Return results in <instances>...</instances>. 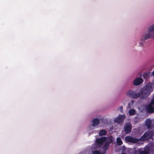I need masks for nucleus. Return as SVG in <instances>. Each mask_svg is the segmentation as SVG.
Returning <instances> with one entry per match:
<instances>
[{
	"label": "nucleus",
	"mask_w": 154,
	"mask_h": 154,
	"mask_svg": "<svg viewBox=\"0 0 154 154\" xmlns=\"http://www.w3.org/2000/svg\"><path fill=\"white\" fill-rule=\"evenodd\" d=\"M152 85L150 84H147L140 91V93L136 92L134 91L130 90L126 93L127 95L132 98L137 99L140 97L142 99L148 97L153 91Z\"/></svg>",
	"instance_id": "f257e3e1"
},
{
	"label": "nucleus",
	"mask_w": 154,
	"mask_h": 154,
	"mask_svg": "<svg viewBox=\"0 0 154 154\" xmlns=\"http://www.w3.org/2000/svg\"><path fill=\"white\" fill-rule=\"evenodd\" d=\"M148 31L147 34L145 33L143 35L141 39V41H144L149 38H154V24L149 27Z\"/></svg>",
	"instance_id": "f03ea898"
},
{
	"label": "nucleus",
	"mask_w": 154,
	"mask_h": 154,
	"mask_svg": "<svg viewBox=\"0 0 154 154\" xmlns=\"http://www.w3.org/2000/svg\"><path fill=\"white\" fill-rule=\"evenodd\" d=\"M153 133V132L151 131L146 132L140 137V140L142 141H144L148 140L152 137Z\"/></svg>",
	"instance_id": "7ed1b4c3"
},
{
	"label": "nucleus",
	"mask_w": 154,
	"mask_h": 154,
	"mask_svg": "<svg viewBox=\"0 0 154 154\" xmlns=\"http://www.w3.org/2000/svg\"><path fill=\"white\" fill-rule=\"evenodd\" d=\"M125 140L128 142L133 143H136L138 142L140 140L135 137L131 136H127L125 138Z\"/></svg>",
	"instance_id": "20e7f679"
},
{
	"label": "nucleus",
	"mask_w": 154,
	"mask_h": 154,
	"mask_svg": "<svg viewBox=\"0 0 154 154\" xmlns=\"http://www.w3.org/2000/svg\"><path fill=\"white\" fill-rule=\"evenodd\" d=\"M106 139L107 137H105L97 138L96 140V143L97 145H102L106 141Z\"/></svg>",
	"instance_id": "39448f33"
},
{
	"label": "nucleus",
	"mask_w": 154,
	"mask_h": 154,
	"mask_svg": "<svg viewBox=\"0 0 154 154\" xmlns=\"http://www.w3.org/2000/svg\"><path fill=\"white\" fill-rule=\"evenodd\" d=\"M125 131L126 134L130 133L131 130V125L129 123H126L124 127Z\"/></svg>",
	"instance_id": "423d86ee"
},
{
	"label": "nucleus",
	"mask_w": 154,
	"mask_h": 154,
	"mask_svg": "<svg viewBox=\"0 0 154 154\" xmlns=\"http://www.w3.org/2000/svg\"><path fill=\"white\" fill-rule=\"evenodd\" d=\"M125 118V115H119L118 117L114 120V122L119 124L121 123L124 121Z\"/></svg>",
	"instance_id": "0eeeda50"
},
{
	"label": "nucleus",
	"mask_w": 154,
	"mask_h": 154,
	"mask_svg": "<svg viewBox=\"0 0 154 154\" xmlns=\"http://www.w3.org/2000/svg\"><path fill=\"white\" fill-rule=\"evenodd\" d=\"M143 81L142 78H136L134 81V84L136 86L139 85L143 82Z\"/></svg>",
	"instance_id": "6e6552de"
},
{
	"label": "nucleus",
	"mask_w": 154,
	"mask_h": 154,
	"mask_svg": "<svg viewBox=\"0 0 154 154\" xmlns=\"http://www.w3.org/2000/svg\"><path fill=\"white\" fill-rule=\"evenodd\" d=\"M150 149L149 147H147L143 151L140 152L141 154H149L150 153Z\"/></svg>",
	"instance_id": "1a4fd4ad"
},
{
	"label": "nucleus",
	"mask_w": 154,
	"mask_h": 154,
	"mask_svg": "<svg viewBox=\"0 0 154 154\" xmlns=\"http://www.w3.org/2000/svg\"><path fill=\"white\" fill-rule=\"evenodd\" d=\"M99 120L97 119H94L93 120L92 125L93 126H95L99 125Z\"/></svg>",
	"instance_id": "9d476101"
},
{
	"label": "nucleus",
	"mask_w": 154,
	"mask_h": 154,
	"mask_svg": "<svg viewBox=\"0 0 154 154\" xmlns=\"http://www.w3.org/2000/svg\"><path fill=\"white\" fill-rule=\"evenodd\" d=\"M146 125L149 129L151 128V122L150 120L147 119L146 122Z\"/></svg>",
	"instance_id": "9b49d317"
},
{
	"label": "nucleus",
	"mask_w": 154,
	"mask_h": 154,
	"mask_svg": "<svg viewBox=\"0 0 154 154\" xmlns=\"http://www.w3.org/2000/svg\"><path fill=\"white\" fill-rule=\"evenodd\" d=\"M107 134V131L104 129L101 130L100 131L99 135L100 136L106 135Z\"/></svg>",
	"instance_id": "f8f14e48"
},
{
	"label": "nucleus",
	"mask_w": 154,
	"mask_h": 154,
	"mask_svg": "<svg viewBox=\"0 0 154 154\" xmlns=\"http://www.w3.org/2000/svg\"><path fill=\"white\" fill-rule=\"evenodd\" d=\"M128 112L130 116H133L136 114V112L134 109H130L129 110Z\"/></svg>",
	"instance_id": "ddd939ff"
},
{
	"label": "nucleus",
	"mask_w": 154,
	"mask_h": 154,
	"mask_svg": "<svg viewBox=\"0 0 154 154\" xmlns=\"http://www.w3.org/2000/svg\"><path fill=\"white\" fill-rule=\"evenodd\" d=\"M116 142L118 145H121L122 144V141L119 137L116 139Z\"/></svg>",
	"instance_id": "4468645a"
},
{
	"label": "nucleus",
	"mask_w": 154,
	"mask_h": 154,
	"mask_svg": "<svg viewBox=\"0 0 154 154\" xmlns=\"http://www.w3.org/2000/svg\"><path fill=\"white\" fill-rule=\"evenodd\" d=\"M148 111L150 113L154 112V106L151 107H149V109H147Z\"/></svg>",
	"instance_id": "2eb2a0df"
},
{
	"label": "nucleus",
	"mask_w": 154,
	"mask_h": 154,
	"mask_svg": "<svg viewBox=\"0 0 154 154\" xmlns=\"http://www.w3.org/2000/svg\"><path fill=\"white\" fill-rule=\"evenodd\" d=\"M154 104V99H153L151 101L150 103H149L148 109H149V107H152V105Z\"/></svg>",
	"instance_id": "dca6fc26"
},
{
	"label": "nucleus",
	"mask_w": 154,
	"mask_h": 154,
	"mask_svg": "<svg viewBox=\"0 0 154 154\" xmlns=\"http://www.w3.org/2000/svg\"><path fill=\"white\" fill-rule=\"evenodd\" d=\"M149 73H145L143 75V78L144 79H147L149 76Z\"/></svg>",
	"instance_id": "f3484780"
},
{
	"label": "nucleus",
	"mask_w": 154,
	"mask_h": 154,
	"mask_svg": "<svg viewBox=\"0 0 154 154\" xmlns=\"http://www.w3.org/2000/svg\"><path fill=\"white\" fill-rule=\"evenodd\" d=\"M108 146L109 144L106 143H105L104 148L105 149V150H106L108 149Z\"/></svg>",
	"instance_id": "a211bd4d"
},
{
	"label": "nucleus",
	"mask_w": 154,
	"mask_h": 154,
	"mask_svg": "<svg viewBox=\"0 0 154 154\" xmlns=\"http://www.w3.org/2000/svg\"><path fill=\"white\" fill-rule=\"evenodd\" d=\"M93 154H101V153L100 151L96 150L94 151L93 152Z\"/></svg>",
	"instance_id": "6ab92c4d"
},
{
	"label": "nucleus",
	"mask_w": 154,
	"mask_h": 154,
	"mask_svg": "<svg viewBox=\"0 0 154 154\" xmlns=\"http://www.w3.org/2000/svg\"><path fill=\"white\" fill-rule=\"evenodd\" d=\"M140 45L142 46V47H143V42H140Z\"/></svg>",
	"instance_id": "aec40b11"
},
{
	"label": "nucleus",
	"mask_w": 154,
	"mask_h": 154,
	"mask_svg": "<svg viewBox=\"0 0 154 154\" xmlns=\"http://www.w3.org/2000/svg\"><path fill=\"white\" fill-rule=\"evenodd\" d=\"M120 109L121 110H122L123 107L122 106H121L120 107Z\"/></svg>",
	"instance_id": "412c9836"
},
{
	"label": "nucleus",
	"mask_w": 154,
	"mask_h": 154,
	"mask_svg": "<svg viewBox=\"0 0 154 154\" xmlns=\"http://www.w3.org/2000/svg\"><path fill=\"white\" fill-rule=\"evenodd\" d=\"M152 74H153V76L154 77V71L152 72Z\"/></svg>",
	"instance_id": "4be33fe9"
},
{
	"label": "nucleus",
	"mask_w": 154,
	"mask_h": 154,
	"mask_svg": "<svg viewBox=\"0 0 154 154\" xmlns=\"http://www.w3.org/2000/svg\"><path fill=\"white\" fill-rule=\"evenodd\" d=\"M130 103H128V105H130Z\"/></svg>",
	"instance_id": "5701e85b"
},
{
	"label": "nucleus",
	"mask_w": 154,
	"mask_h": 154,
	"mask_svg": "<svg viewBox=\"0 0 154 154\" xmlns=\"http://www.w3.org/2000/svg\"><path fill=\"white\" fill-rule=\"evenodd\" d=\"M137 152H134V153H136Z\"/></svg>",
	"instance_id": "b1692460"
}]
</instances>
